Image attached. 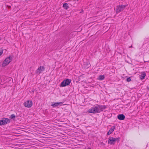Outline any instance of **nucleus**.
I'll list each match as a JSON object with an SVG mask.
<instances>
[{"instance_id":"12","label":"nucleus","mask_w":149,"mask_h":149,"mask_svg":"<svg viewBox=\"0 0 149 149\" xmlns=\"http://www.w3.org/2000/svg\"><path fill=\"white\" fill-rule=\"evenodd\" d=\"M140 79L142 80L144 79L145 77L146 76V74L144 72H142L141 73V74L140 75Z\"/></svg>"},{"instance_id":"15","label":"nucleus","mask_w":149,"mask_h":149,"mask_svg":"<svg viewBox=\"0 0 149 149\" xmlns=\"http://www.w3.org/2000/svg\"><path fill=\"white\" fill-rule=\"evenodd\" d=\"M10 117L11 118V119H13L15 118V115L14 114H12L11 115Z\"/></svg>"},{"instance_id":"19","label":"nucleus","mask_w":149,"mask_h":149,"mask_svg":"<svg viewBox=\"0 0 149 149\" xmlns=\"http://www.w3.org/2000/svg\"><path fill=\"white\" fill-rule=\"evenodd\" d=\"M7 6L8 7V8H11V6H9L8 5H7Z\"/></svg>"},{"instance_id":"11","label":"nucleus","mask_w":149,"mask_h":149,"mask_svg":"<svg viewBox=\"0 0 149 149\" xmlns=\"http://www.w3.org/2000/svg\"><path fill=\"white\" fill-rule=\"evenodd\" d=\"M115 126H112L111 128L110 129L109 131L107 133V135H109L111 134L114 130L115 129Z\"/></svg>"},{"instance_id":"18","label":"nucleus","mask_w":149,"mask_h":149,"mask_svg":"<svg viewBox=\"0 0 149 149\" xmlns=\"http://www.w3.org/2000/svg\"><path fill=\"white\" fill-rule=\"evenodd\" d=\"M3 49H0V56L3 54Z\"/></svg>"},{"instance_id":"6","label":"nucleus","mask_w":149,"mask_h":149,"mask_svg":"<svg viewBox=\"0 0 149 149\" xmlns=\"http://www.w3.org/2000/svg\"><path fill=\"white\" fill-rule=\"evenodd\" d=\"M24 106L28 108L31 107L33 105L32 101L31 100H28L24 102Z\"/></svg>"},{"instance_id":"8","label":"nucleus","mask_w":149,"mask_h":149,"mask_svg":"<svg viewBox=\"0 0 149 149\" xmlns=\"http://www.w3.org/2000/svg\"><path fill=\"white\" fill-rule=\"evenodd\" d=\"M115 138L111 137L109 138L108 143L111 145H114L116 142Z\"/></svg>"},{"instance_id":"16","label":"nucleus","mask_w":149,"mask_h":149,"mask_svg":"<svg viewBox=\"0 0 149 149\" xmlns=\"http://www.w3.org/2000/svg\"><path fill=\"white\" fill-rule=\"evenodd\" d=\"M126 81H127L128 82L131 81V79L130 78V77H129L127 78L126 79Z\"/></svg>"},{"instance_id":"13","label":"nucleus","mask_w":149,"mask_h":149,"mask_svg":"<svg viewBox=\"0 0 149 149\" xmlns=\"http://www.w3.org/2000/svg\"><path fill=\"white\" fill-rule=\"evenodd\" d=\"M63 7L65 9L67 10L69 8L68 4L67 3H64L63 5Z\"/></svg>"},{"instance_id":"2","label":"nucleus","mask_w":149,"mask_h":149,"mask_svg":"<svg viewBox=\"0 0 149 149\" xmlns=\"http://www.w3.org/2000/svg\"><path fill=\"white\" fill-rule=\"evenodd\" d=\"M13 58V56L11 55L6 58L2 64V66L5 67L8 65L12 61Z\"/></svg>"},{"instance_id":"9","label":"nucleus","mask_w":149,"mask_h":149,"mask_svg":"<svg viewBox=\"0 0 149 149\" xmlns=\"http://www.w3.org/2000/svg\"><path fill=\"white\" fill-rule=\"evenodd\" d=\"M63 104V102H55V103L53 102L51 104V106L53 108L56 107L60 105H62Z\"/></svg>"},{"instance_id":"5","label":"nucleus","mask_w":149,"mask_h":149,"mask_svg":"<svg viewBox=\"0 0 149 149\" xmlns=\"http://www.w3.org/2000/svg\"><path fill=\"white\" fill-rule=\"evenodd\" d=\"M10 122V120L9 119L4 118L2 120H0V125H3L6 124L7 123Z\"/></svg>"},{"instance_id":"14","label":"nucleus","mask_w":149,"mask_h":149,"mask_svg":"<svg viewBox=\"0 0 149 149\" xmlns=\"http://www.w3.org/2000/svg\"><path fill=\"white\" fill-rule=\"evenodd\" d=\"M104 75H100L98 77V79L99 80H102L104 79Z\"/></svg>"},{"instance_id":"4","label":"nucleus","mask_w":149,"mask_h":149,"mask_svg":"<svg viewBox=\"0 0 149 149\" xmlns=\"http://www.w3.org/2000/svg\"><path fill=\"white\" fill-rule=\"evenodd\" d=\"M127 5L118 6L116 7V12L117 13H119L123 10L126 7Z\"/></svg>"},{"instance_id":"3","label":"nucleus","mask_w":149,"mask_h":149,"mask_svg":"<svg viewBox=\"0 0 149 149\" xmlns=\"http://www.w3.org/2000/svg\"><path fill=\"white\" fill-rule=\"evenodd\" d=\"M71 79H67L64 80L60 85V87H64L69 85L71 82Z\"/></svg>"},{"instance_id":"20","label":"nucleus","mask_w":149,"mask_h":149,"mask_svg":"<svg viewBox=\"0 0 149 149\" xmlns=\"http://www.w3.org/2000/svg\"><path fill=\"white\" fill-rule=\"evenodd\" d=\"M147 89H148V91H149V87H148V86H147Z\"/></svg>"},{"instance_id":"21","label":"nucleus","mask_w":149,"mask_h":149,"mask_svg":"<svg viewBox=\"0 0 149 149\" xmlns=\"http://www.w3.org/2000/svg\"><path fill=\"white\" fill-rule=\"evenodd\" d=\"M87 149H91V148H88Z\"/></svg>"},{"instance_id":"10","label":"nucleus","mask_w":149,"mask_h":149,"mask_svg":"<svg viewBox=\"0 0 149 149\" xmlns=\"http://www.w3.org/2000/svg\"><path fill=\"white\" fill-rule=\"evenodd\" d=\"M117 118L119 120H123L125 119V116L123 114H120L118 116Z\"/></svg>"},{"instance_id":"1","label":"nucleus","mask_w":149,"mask_h":149,"mask_svg":"<svg viewBox=\"0 0 149 149\" xmlns=\"http://www.w3.org/2000/svg\"><path fill=\"white\" fill-rule=\"evenodd\" d=\"M106 107L105 105H97V106L92 107L90 109H89L88 112L89 113H96L102 111Z\"/></svg>"},{"instance_id":"22","label":"nucleus","mask_w":149,"mask_h":149,"mask_svg":"<svg viewBox=\"0 0 149 149\" xmlns=\"http://www.w3.org/2000/svg\"><path fill=\"white\" fill-rule=\"evenodd\" d=\"M82 12H83V10H82Z\"/></svg>"},{"instance_id":"17","label":"nucleus","mask_w":149,"mask_h":149,"mask_svg":"<svg viewBox=\"0 0 149 149\" xmlns=\"http://www.w3.org/2000/svg\"><path fill=\"white\" fill-rule=\"evenodd\" d=\"M120 138L119 137L115 138V140L116 141H117L118 142L120 140Z\"/></svg>"},{"instance_id":"7","label":"nucleus","mask_w":149,"mask_h":149,"mask_svg":"<svg viewBox=\"0 0 149 149\" xmlns=\"http://www.w3.org/2000/svg\"><path fill=\"white\" fill-rule=\"evenodd\" d=\"M45 68L43 66H40L38 67V69L36 71V74L39 75L42 71H44Z\"/></svg>"}]
</instances>
